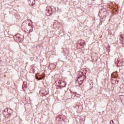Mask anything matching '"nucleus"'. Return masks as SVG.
<instances>
[{"label": "nucleus", "mask_w": 124, "mask_h": 124, "mask_svg": "<svg viewBox=\"0 0 124 124\" xmlns=\"http://www.w3.org/2000/svg\"><path fill=\"white\" fill-rule=\"evenodd\" d=\"M44 77H41V78H37V79H38V80H42L43 79Z\"/></svg>", "instance_id": "7"}, {"label": "nucleus", "mask_w": 124, "mask_h": 124, "mask_svg": "<svg viewBox=\"0 0 124 124\" xmlns=\"http://www.w3.org/2000/svg\"><path fill=\"white\" fill-rule=\"evenodd\" d=\"M51 8L50 7V6H47L46 7V15L47 16H50L51 15V14L49 13V12H50V9Z\"/></svg>", "instance_id": "2"}, {"label": "nucleus", "mask_w": 124, "mask_h": 124, "mask_svg": "<svg viewBox=\"0 0 124 124\" xmlns=\"http://www.w3.org/2000/svg\"><path fill=\"white\" fill-rule=\"evenodd\" d=\"M110 124H114V121L111 120V121H110Z\"/></svg>", "instance_id": "8"}, {"label": "nucleus", "mask_w": 124, "mask_h": 124, "mask_svg": "<svg viewBox=\"0 0 124 124\" xmlns=\"http://www.w3.org/2000/svg\"><path fill=\"white\" fill-rule=\"evenodd\" d=\"M98 59V57H94L93 60V61H94V62H96Z\"/></svg>", "instance_id": "5"}, {"label": "nucleus", "mask_w": 124, "mask_h": 124, "mask_svg": "<svg viewBox=\"0 0 124 124\" xmlns=\"http://www.w3.org/2000/svg\"><path fill=\"white\" fill-rule=\"evenodd\" d=\"M78 82L79 85H82L84 83V79H83V77L81 76L78 78Z\"/></svg>", "instance_id": "1"}, {"label": "nucleus", "mask_w": 124, "mask_h": 124, "mask_svg": "<svg viewBox=\"0 0 124 124\" xmlns=\"http://www.w3.org/2000/svg\"><path fill=\"white\" fill-rule=\"evenodd\" d=\"M85 72H84V73H86V72H87V70H86V69H84Z\"/></svg>", "instance_id": "9"}, {"label": "nucleus", "mask_w": 124, "mask_h": 124, "mask_svg": "<svg viewBox=\"0 0 124 124\" xmlns=\"http://www.w3.org/2000/svg\"><path fill=\"white\" fill-rule=\"evenodd\" d=\"M34 0H28V2H30L31 4H34L35 3Z\"/></svg>", "instance_id": "3"}, {"label": "nucleus", "mask_w": 124, "mask_h": 124, "mask_svg": "<svg viewBox=\"0 0 124 124\" xmlns=\"http://www.w3.org/2000/svg\"><path fill=\"white\" fill-rule=\"evenodd\" d=\"M18 38V40H19V41H22V39L21 38H20V37H17Z\"/></svg>", "instance_id": "6"}, {"label": "nucleus", "mask_w": 124, "mask_h": 124, "mask_svg": "<svg viewBox=\"0 0 124 124\" xmlns=\"http://www.w3.org/2000/svg\"><path fill=\"white\" fill-rule=\"evenodd\" d=\"M121 38H122V43L123 44H124V35H122L121 36Z\"/></svg>", "instance_id": "4"}]
</instances>
